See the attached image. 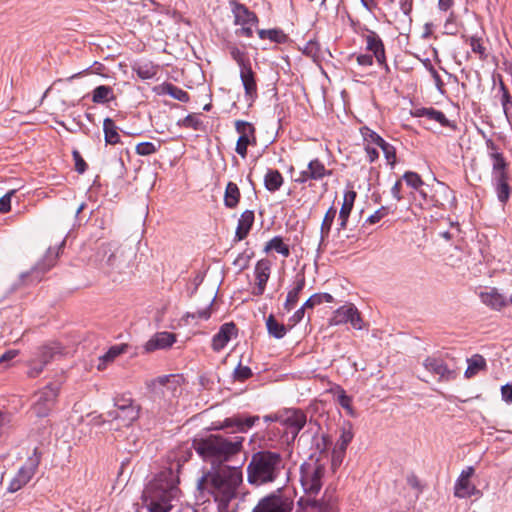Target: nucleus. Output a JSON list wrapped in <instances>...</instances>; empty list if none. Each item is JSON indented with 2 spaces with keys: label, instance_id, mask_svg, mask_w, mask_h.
<instances>
[{
  "label": "nucleus",
  "instance_id": "nucleus-1",
  "mask_svg": "<svg viewBox=\"0 0 512 512\" xmlns=\"http://www.w3.org/2000/svg\"><path fill=\"white\" fill-rule=\"evenodd\" d=\"M180 460L173 467L160 471L155 478L147 485L142 495V506L138 512H169L178 499L180 490L178 488Z\"/></svg>",
  "mask_w": 512,
  "mask_h": 512
},
{
  "label": "nucleus",
  "instance_id": "nucleus-2",
  "mask_svg": "<svg viewBox=\"0 0 512 512\" xmlns=\"http://www.w3.org/2000/svg\"><path fill=\"white\" fill-rule=\"evenodd\" d=\"M243 482L241 464L238 466L225 465L211 468L197 483L198 490L211 495L220 508H226L231 500L236 498L239 486Z\"/></svg>",
  "mask_w": 512,
  "mask_h": 512
},
{
  "label": "nucleus",
  "instance_id": "nucleus-3",
  "mask_svg": "<svg viewBox=\"0 0 512 512\" xmlns=\"http://www.w3.org/2000/svg\"><path fill=\"white\" fill-rule=\"evenodd\" d=\"M243 440L244 438L241 436L225 438L221 435L211 434L195 439L193 447L202 459L211 465V468H217L225 466V462L231 461L241 453Z\"/></svg>",
  "mask_w": 512,
  "mask_h": 512
},
{
  "label": "nucleus",
  "instance_id": "nucleus-4",
  "mask_svg": "<svg viewBox=\"0 0 512 512\" xmlns=\"http://www.w3.org/2000/svg\"><path fill=\"white\" fill-rule=\"evenodd\" d=\"M282 455L269 450L254 453L247 466V481L254 486L275 482L285 471Z\"/></svg>",
  "mask_w": 512,
  "mask_h": 512
},
{
  "label": "nucleus",
  "instance_id": "nucleus-5",
  "mask_svg": "<svg viewBox=\"0 0 512 512\" xmlns=\"http://www.w3.org/2000/svg\"><path fill=\"white\" fill-rule=\"evenodd\" d=\"M132 257L131 249L109 242L98 247L94 262L101 272L115 281L130 268Z\"/></svg>",
  "mask_w": 512,
  "mask_h": 512
},
{
  "label": "nucleus",
  "instance_id": "nucleus-6",
  "mask_svg": "<svg viewBox=\"0 0 512 512\" xmlns=\"http://www.w3.org/2000/svg\"><path fill=\"white\" fill-rule=\"evenodd\" d=\"M265 422H275L276 425L270 429L275 430L283 442L291 444L295 441L299 432L303 429L307 422L306 414L300 409L287 408L276 413L263 417Z\"/></svg>",
  "mask_w": 512,
  "mask_h": 512
},
{
  "label": "nucleus",
  "instance_id": "nucleus-7",
  "mask_svg": "<svg viewBox=\"0 0 512 512\" xmlns=\"http://www.w3.org/2000/svg\"><path fill=\"white\" fill-rule=\"evenodd\" d=\"M487 154L492 164L491 183L496 192L498 200L505 204L511 195V186L509 185L508 162L498 145L492 140L487 139Z\"/></svg>",
  "mask_w": 512,
  "mask_h": 512
},
{
  "label": "nucleus",
  "instance_id": "nucleus-8",
  "mask_svg": "<svg viewBox=\"0 0 512 512\" xmlns=\"http://www.w3.org/2000/svg\"><path fill=\"white\" fill-rule=\"evenodd\" d=\"M325 466L318 459L310 458L300 467V483L303 497H316L323 486Z\"/></svg>",
  "mask_w": 512,
  "mask_h": 512
},
{
  "label": "nucleus",
  "instance_id": "nucleus-9",
  "mask_svg": "<svg viewBox=\"0 0 512 512\" xmlns=\"http://www.w3.org/2000/svg\"><path fill=\"white\" fill-rule=\"evenodd\" d=\"M64 245L65 241L63 240L57 248H49L44 258L39 261L30 271L20 274V284L23 286H28L40 282L43 275L56 264L59 252L64 247Z\"/></svg>",
  "mask_w": 512,
  "mask_h": 512
},
{
  "label": "nucleus",
  "instance_id": "nucleus-10",
  "mask_svg": "<svg viewBox=\"0 0 512 512\" xmlns=\"http://www.w3.org/2000/svg\"><path fill=\"white\" fill-rule=\"evenodd\" d=\"M294 500L286 489L277 491L262 498L252 512H292Z\"/></svg>",
  "mask_w": 512,
  "mask_h": 512
},
{
  "label": "nucleus",
  "instance_id": "nucleus-11",
  "mask_svg": "<svg viewBox=\"0 0 512 512\" xmlns=\"http://www.w3.org/2000/svg\"><path fill=\"white\" fill-rule=\"evenodd\" d=\"M181 382L182 378L179 375H163L147 383V388L155 396L162 397L165 400L170 401L180 395Z\"/></svg>",
  "mask_w": 512,
  "mask_h": 512
},
{
  "label": "nucleus",
  "instance_id": "nucleus-12",
  "mask_svg": "<svg viewBox=\"0 0 512 512\" xmlns=\"http://www.w3.org/2000/svg\"><path fill=\"white\" fill-rule=\"evenodd\" d=\"M59 393L57 385L49 384L35 394V401L32 405V412L35 416L47 417L53 409Z\"/></svg>",
  "mask_w": 512,
  "mask_h": 512
},
{
  "label": "nucleus",
  "instance_id": "nucleus-13",
  "mask_svg": "<svg viewBox=\"0 0 512 512\" xmlns=\"http://www.w3.org/2000/svg\"><path fill=\"white\" fill-rule=\"evenodd\" d=\"M232 12L235 18V24L241 26L236 30V35L243 37H252L253 28L258 23L256 14L250 11L245 5L240 3H233Z\"/></svg>",
  "mask_w": 512,
  "mask_h": 512
},
{
  "label": "nucleus",
  "instance_id": "nucleus-14",
  "mask_svg": "<svg viewBox=\"0 0 512 512\" xmlns=\"http://www.w3.org/2000/svg\"><path fill=\"white\" fill-rule=\"evenodd\" d=\"M336 499L326 492L321 499L301 497L295 512H336Z\"/></svg>",
  "mask_w": 512,
  "mask_h": 512
},
{
  "label": "nucleus",
  "instance_id": "nucleus-15",
  "mask_svg": "<svg viewBox=\"0 0 512 512\" xmlns=\"http://www.w3.org/2000/svg\"><path fill=\"white\" fill-rule=\"evenodd\" d=\"M235 129L239 133L235 151L242 159H245L248 146L256 144V130L252 123L243 120L235 122Z\"/></svg>",
  "mask_w": 512,
  "mask_h": 512
},
{
  "label": "nucleus",
  "instance_id": "nucleus-16",
  "mask_svg": "<svg viewBox=\"0 0 512 512\" xmlns=\"http://www.w3.org/2000/svg\"><path fill=\"white\" fill-rule=\"evenodd\" d=\"M475 474L473 466H467L463 469L455 481L454 484V496L459 499L470 498L476 494H479V490L475 484L471 481V478Z\"/></svg>",
  "mask_w": 512,
  "mask_h": 512
},
{
  "label": "nucleus",
  "instance_id": "nucleus-17",
  "mask_svg": "<svg viewBox=\"0 0 512 512\" xmlns=\"http://www.w3.org/2000/svg\"><path fill=\"white\" fill-rule=\"evenodd\" d=\"M39 465V458H29L27 462L18 470L17 474L8 485V492L14 493L24 487L34 476Z\"/></svg>",
  "mask_w": 512,
  "mask_h": 512
},
{
  "label": "nucleus",
  "instance_id": "nucleus-18",
  "mask_svg": "<svg viewBox=\"0 0 512 512\" xmlns=\"http://www.w3.org/2000/svg\"><path fill=\"white\" fill-rule=\"evenodd\" d=\"M259 416L234 415L224 419L222 422L214 423L212 430L232 428L235 432H247L259 420Z\"/></svg>",
  "mask_w": 512,
  "mask_h": 512
},
{
  "label": "nucleus",
  "instance_id": "nucleus-19",
  "mask_svg": "<svg viewBox=\"0 0 512 512\" xmlns=\"http://www.w3.org/2000/svg\"><path fill=\"white\" fill-rule=\"evenodd\" d=\"M239 76L244 88L245 100L252 105L258 98L257 75L252 69V64L240 69Z\"/></svg>",
  "mask_w": 512,
  "mask_h": 512
},
{
  "label": "nucleus",
  "instance_id": "nucleus-20",
  "mask_svg": "<svg viewBox=\"0 0 512 512\" xmlns=\"http://www.w3.org/2000/svg\"><path fill=\"white\" fill-rule=\"evenodd\" d=\"M271 273V262L268 259L259 260L254 269L256 286L252 290V294L255 296H261L264 294L266 284L269 280Z\"/></svg>",
  "mask_w": 512,
  "mask_h": 512
},
{
  "label": "nucleus",
  "instance_id": "nucleus-21",
  "mask_svg": "<svg viewBox=\"0 0 512 512\" xmlns=\"http://www.w3.org/2000/svg\"><path fill=\"white\" fill-rule=\"evenodd\" d=\"M354 434L351 425L343 426L340 430L339 438L335 444L332 453V465L336 466L342 462L346 449L352 441Z\"/></svg>",
  "mask_w": 512,
  "mask_h": 512
},
{
  "label": "nucleus",
  "instance_id": "nucleus-22",
  "mask_svg": "<svg viewBox=\"0 0 512 512\" xmlns=\"http://www.w3.org/2000/svg\"><path fill=\"white\" fill-rule=\"evenodd\" d=\"M364 40L366 50L373 54L372 56L375 57L378 64H384L386 53L384 43L380 36L375 31H368V33L364 35Z\"/></svg>",
  "mask_w": 512,
  "mask_h": 512
},
{
  "label": "nucleus",
  "instance_id": "nucleus-23",
  "mask_svg": "<svg viewBox=\"0 0 512 512\" xmlns=\"http://www.w3.org/2000/svg\"><path fill=\"white\" fill-rule=\"evenodd\" d=\"M237 333L236 325L232 322L223 324L212 338V349L221 351Z\"/></svg>",
  "mask_w": 512,
  "mask_h": 512
},
{
  "label": "nucleus",
  "instance_id": "nucleus-24",
  "mask_svg": "<svg viewBox=\"0 0 512 512\" xmlns=\"http://www.w3.org/2000/svg\"><path fill=\"white\" fill-rule=\"evenodd\" d=\"M423 366L428 372L438 376L441 380H449L454 377L453 372L440 358L427 357L423 362Z\"/></svg>",
  "mask_w": 512,
  "mask_h": 512
},
{
  "label": "nucleus",
  "instance_id": "nucleus-25",
  "mask_svg": "<svg viewBox=\"0 0 512 512\" xmlns=\"http://www.w3.org/2000/svg\"><path fill=\"white\" fill-rule=\"evenodd\" d=\"M175 341V334L166 331L158 332L146 342L144 348L147 352H152L158 349L171 347Z\"/></svg>",
  "mask_w": 512,
  "mask_h": 512
},
{
  "label": "nucleus",
  "instance_id": "nucleus-26",
  "mask_svg": "<svg viewBox=\"0 0 512 512\" xmlns=\"http://www.w3.org/2000/svg\"><path fill=\"white\" fill-rule=\"evenodd\" d=\"M255 221V214L253 210H245L238 219L236 231H235V241H242L245 239Z\"/></svg>",
  "mask_w": 512,
  "mask_h": 512
},
{
  "label": "nucleus",
  "instance_id": "nucleus-27",
  "mask_svg": "<svg viewBox=\"0 0 512 512\" xmlns=\"http://www.w3.org/2000/svg\"><path fill=\"white\" fill-rule=\"evenodd\" d=\"M305 276L304 274L298 273L295 276L293 282V288L288 291L286 301L284 303V309L286 311H291L299 300V294L305 287Z\"/></svg>",
  "mask_w": 512,
  "mask_h": 512
},
{
  "label": "nucleus",
  "instance_id": "nucleus-28",
  "mask_svg": "<svg viewBox=\"0 0 512 512\" xmlns=\"http://www.w3.org/2000/svg\"><path fill=\"white\" fill-rule=\"evenodd\" d=\"M413 117H425L431 121L438 122L443 127H449L450 121L447 119L445 114L439 110H436L432 107L426 108H415L411 112Z\"/></svg>",
  "mask_w": 512,
  "mask_h": 512
},
{
  "label": "nucleus",
  "instance_id": "nucleus-29",
  "mask_svg": "<svg viewBox=\"0 0 512 512\" xmlns=\"http://www.w3.org/2000/svg\"><path fill=\"white\" fill-rule=\"evenodd\" d=\"M63 348L57 342H49L38 347L35 356L39 359L40 362L47 365L50 363L57 355L62 353Z\"/></svg>",
  "mask_w": 512,
  "mask_h": 512
},
{
  "label": "nucleus",
  "instance_id": "nucleus-30",
  "mask_svg": "<svg viewBox=\"0 0 512 512\" xmlns=\"http://www.w3.org/2000/svg\"><path fill=\"white\" fill-rule=\"evenodd\" d=\"M356 192L353 189L347 190L344 193L343 204L339 212V230L345 229L347 226L349 215L353 209L354 201L356 199Z\"/></svg>",
  "mask_w": 512,
  "mask_h": 512
},
{
  "label": "nucleus",
  "instance_id": "nucleus-31",
  "mask_svg": "<svg viewBox=\"0 0 512 512\" xmlns=\"http://www.w3.org/2000/svg\"><path fill=\"white\" fill-rule=\"evenodd\" d=\"M480 299L483 304L494 310H501L507 305L506 298L495 288L490 291L481 292Z\"/></svg>",
  "mask_w": 512,
  "mask_h": 512
},
{
  "label": "nucleus",
  "instance_id": "nucleus-32",
  "mask_svg": "<svg viewBox=\"0 0 512 512\" xmlns=\"http://www.w3.org/2000/svg\"><path fill=\"white\" fill-rule=\"evenodd\" d=\"M132 71L142 80L154 78L158 73V65L151 61H138L132 65Z\"/></svg>",
  "mask_w": 512,
  "mask_h": 512
},
{
  "label": "nucleus",
  "instance_id": "nucleus-33",
  "mask_svg": "<svg viewBox=\"0 0 512 512\" xmlns=\"http://www.w3.org/2000/svg\"><path fill=\"white\" fill-rule=\"evenodd\" d=\"M241 198V192L238 185L234 182H228L224 192V205L229 209L238 206Z\"/></svg>",
  "mask_w": 512,
  "mask_h": 512
},
{
  "label": "nucleus",
  "instance_id": "nucleus-34",
  "mask_svg": "<svg viewBox=\"0 0 512 512\" xmlns=\"http://www.w3.org/2000/svg\"><path fill=\"white\" fill-rule=\"evenodd\" d=\"M284 183L282 174L275 169H269L264 176V186L269 192L278 191Z\"/></svg>",
  "mask_w": 512,
  "mask_h": 512
},
{
  "label": "nucleus",
  "instance_id": "nucleus-35",
  "mask_svg": "<svg viewBox=\"0 0 512 512\" xmlns=\"http://www.w3.org/2000/svg\"><path fill=\"white\" fill-rule=\"evenodd\" d=\"M158 93L169 95L172 98L181 102L189 101V94L183 89L173 85L172 83H163L162 85H160L158 87Z\"/></svg>",
  "mask_w": 512,
  "mask_h": 512
},
{
  "label": "nucleus",
  "instance_id": "nucleus-36",
  "mask_svg": "<svg viewBox=\"0 0 512 512\" xmlns=\"http://www.w3.org/2000/svg\"><path fill=\"white\" fill-rule=\"evenodd\" d=\"M103 131L106 144L115 145L120 142L118 128L111 118L104 119Z\"/></svg>",
  "mask_w": 512,
  "mask_h": 512
},
{
  "label": "nucleus",
  "instance_id": "nucleus-37",
  "mask_svg": "<svg viewBox=\"0 0 512 512\" xmlns=\"http://www.w3.org/2000/svg\"><path fill=\"white\" fill-rule=\"evenodd\" d=\"M115 98L112 87L106 85L97 86L92 93V101L96 104H105Z\"/></svg>",
  "mask_w": 512,
  "mask_h": 512
},
{
  "label": "nucleus",
  "instance_id": "nucleus-38",
  "mask_svg": "<svg viewBox=\"0 0 512 512\" xmlns=\"http://www.w3.org/2000/svg\"><path fill=\"white\" fill-rule=\"evenodd\" d=\"M337 211L336 209L331 206L328 211L326 212L324 219L321 223L320 228V241H319V248L324 243L325 239L328 237L332 224L334 222V219L336 217Z\"/></svg>",
  "mask_w": 512,
  "mask_h": 512
},
{
  "label": "nucleus",
  "instance_id": "nucleus-39",
  "mask_svg": "<svg viewBox=\"0 0 512 512\" xmlns=\"http://www.w3.org/2000/svg\"><path fill=\"white\" fill-rule=\"evenodd\" d=\"M468 367L465 371V377L471 378L486 368V360L482 355L475 354L467 359Z\"/></svg>",
  "mask_w": 512,
  "mask_h": 512
},
{
  "label": "nucleus",
  "instance_id": "nucleus-40",
  "mask_svg": "<svg viewBox=\"0 0 512 512\" xmlns=\"http://www.w3.org/2000/svg\"><path fill=\"white\" fill-rule=\"evenodd\" d=\"M353 304H345L334 311L330 319L331 325L347 324L352 313Z\"/></svg>",
  "mask_w": 512,
  "mask_h": 512
},
{
  "label": "nucleus",
  "instance_id": "nucleus-41",
  "mask_svg": "<svg viewBox=\"0 0 512 512\" xmlns=\"http://www.w3.org/2000/svg\"><path fill=\"white\" fill-rule=\"evenodd\" d=\"M140 408H129L127 411L118 412V411H109L108 416L111 419H120L124 423V425H130L139 417Z\"/></svg>",
  "mask_w": 512,
  "mask_h": 512
},
{
  "label": "nucleus",
  "instance_id": "nucleus-42",
  "mask_svg": "<svg viewBox=\"0 0 512 512\" xmlns=\"http://www.w3.org/2000/svg\"><path fill=\"white\" fill-rule=\"evenodd\" d=\"M266 327L270 336L281 339L287 333V328L284 324L279 323L273 315H269L266 319Z\"/></svg>",
  "mask_w": 512,
  "mask_h": 512
},
{
  "label": "nucleus",
  "instance_id": "nucleus-43",
  "mask_svg": "<svg viewBox=\"0 0 512 512\" xmlns=\"http://www.w3.org/2000/svg\"><path fill=\"white\" fill-rule=\"evenodd\" d=\"M271 250H275L277 253L281 254L283 257H288L290 255V249L288 245L283 242L281 236L273 237L269 242L266 243L264 247V252L268 253Z\"/></svg>",
  "mask_w": 512,
  "mask_h": 512
},
{
  "label": "nucleus",
  "instance_id": "nucleus-44",
  "mask_svg": "<svg viewBox=\"0 0 512 512\" xmlns=\"http://www.w3.org/2000/svg\"><path fill=\"white\" fill-rule=\"evenodd\" d=\"M308 172L312 180H320L326 175L331 174V171L327 170L319 159H314L309 162Z\"/></svg>",
  "mask_w": 512,
  "mask_h": 512
},
{
  "label": "nucleus",
  "instance_id": "nucleus-45",
  "mask_svg": "<svg viewBox=\"0 0 512 512\" xmlns=\"http://www.w3.org/2000/svg\"><path fill=\"white\" fill-rule=\"evenodd\" d=\"M231 58L237 63L239 70L252 64L245 50L238 48L236 45L228 47Z\"/></svg>",
  "mask_w": 512,
  "mask_h": 512
},
{
  "label": "nucleus",
  "instance_id": "nucleus-46",
  "mask_svg": "<svg viewBox=\"0 0 512 512\" xmlns=\"http://www.w3.org/2000/svg\"><path fill=\"white\" fill-rule=\"evenodd\" d=\"M360 134L365 142V145L380 147L385 142V140L378 133L367 126L360 128Z\"/></svg>",
  "mask_w": 512,
  "mask_h": 512
},
{
  "label": "nucleus",
  "instance_id": "nucleus-47",
  "mask_svg": "<svg viewBox=\"0 0 512 512\" xmlns=\"http://www.w3.org/2000/svg\"><path fill=\"white\" fill-rule=\"evenodd\" d=\"M468 44L473 53L477 54L480 60H486L488 57L487 47L484 44V40L481 37L471 36L468 40Z\"/></svg>",
  "mask_w": 512,
  "mask_h": 512
},
{
  "label": "nucleus",
  "instance_id": "nucleus-48",
  "mask_svg": "<svg viewBox=\"0 0 512 512\" xmlns=\"http://www.w3.org/2000/svg\"><path fill=\"white\" fill-rule=\"evenodd\" d=\"M258 35L260 39H269L270 41L279 44L284 43L287 38L283 31L280 29H261L258 31Z\"/></svg>",
  "mask_w": 512,
  "mask_h": 512
},
{
  "label": "nucleus",
  "instance_id": "nucleus-49",
  "mask_svg": "<svg viewBox=\"0 0 512 512\" xmlns=\"http://www.w3.org/2000/svg\"><path fill=\"white\" fill-rule=\"evenodd\" d=\"M161 147V144L152 142H142L136 145L135 151L140 156H148L156 153Z\"/></svg>",
  "mask_w": 512,
  "mask_h": 512
},
{
  "label": "nucleus",
  "instance_id": "nucleus-50",
  "mask_svg": "<svg viewBox=\"0 0 512 512\" xmlns=\"http://www.w3.org/2000/svg\"><path fill=\"white\" fill-rule=\"evenodd\" d=\"M28 366L29 369L27 371V376L30 378H36L43 372L46 365L34 356V358L28 362Z\"/></svg>",
  "mask_w": 512,
  "mask_h": 512
},
{
  "label": "nucleus",
  "instance_id": "nucleus-51",
  "mask_svg": "<svg viewBox=\"0 0 512 512\" xmlns=\"http://www.w3.org/2000/svg\"><path fill=\"white\" fill-rule=\"evenodd\" d=\"M337 402L343 409L352 414V398L339 386L337 387Z\"/></svg>",
  "mask_w": 512,
  "mask_h": 512
},
{
  "label": "nucleus",
  "instance_id": "nucleus-52",
  "mask_svg": "<svg viewBox=\"0 0 512 512\" xmlns=\"http://www.w3.org/2000/svg\"><path fill=\"white\" fill-rule=\"evenodd\" d=\"M114 406H115V409H113L112 411H118V412H123V411H127L129 408H138L139 406L134 404L133 400L131 398H126V397H116L114 399Z\"/></svg>",
  "mask_w": 512,
  "mask_h": 512
},
{
  "label": "nucleus",
  "instance_id": "nucleus-53",
  "mask_svg": "<svg viewBox=\"0 0 512 512\" xmlns=\"http://www.w3.org/2000/svg\"><path fill=\"white\" fill-rule=\"evenodd\" d=\"M182 125L186 128H191L196 131L203 130V128H204L203 122L200 119V117L197 115H194V114L187 115L183 119Z\"/></svg>",
  "mask_w": 512,
  "mask_h": 512
},
{
  "label": "nucleus",
  "instance_id": "nucleus-54",
  "mask_svg": "<svg viewBox=\"0 0 512 512\" xmlns=\"http://www.w3.org/2000/svg\"><path fill=\"white\" fill-rule=\"evenodd\" d=\"M379 148L383 151L387 163L393 168L396 163V149L388 142H384Z\"/></svg>",
  "mask_w": 512,
  "mask_h": 512
},
{
  "label": "nucleus",
  "instance_id": "nucleus-55",
  "mask_svg": "<svg viewBox=\"0 0 512 512\" xmlns=\"http://www.w3.org/2000/svg\"><path fill=\"white\" fill-rule=\"evenodd\" d=\"M403 179L405 180L408 186L412 187L415 190H419L424 185L423 180L416 172H406L403 175Z\"/></svg>",
  "mask_w": 512,
  "mask_h": 512
},
{
  "label": "nucleus",
  "instance_id": "nucleus-56",
  "mask_svg": "<svg viewBox=\"0 0 512 512\" xmlns=\"http://www.w3.org/2000/svg\"><path fill=\"white\" fill-rule=\"evenodd\" d=\"M121 350L117 347L110 348L104 355L99 357L98 369H104L107 362L113 361L119 354Z\"/></svg>",
  "mask_w": 512,
  "mask_h": 512
},
{
  "label": "nucleus",
  "instance_id": "nucleus-57",
  "mask_svg": "<svg viewBox=\"0 0 512 512\" xmlns=\"http://www.w3.org/2000/svg\"><path fill=\"white\" fill-rule=\"evenodd\" d=\"M252 376V370L248 366L239 364L234 370V378L237 381L243 382Z\"/></svg>",
  "mask_w": 512,
  "mask_h": 512
},
{
  "label": "nucleus",
  "instance_id": "nucleus-58",
  "mask_svg": "<svg viewBox=\"0 0 512 512\" xmlns=\"http://www.w3.org/2000/svg\"><path fill=\"white\" fill-rule=\"evenodd\" d=\"M303 53L313 59L318 58L320 54V46L318 42L313 40L308 41L303 48Z\"/></svg>",
  "mask_w": 512,
  "mask_h": 512
},
{
  "label": "nucleus",
  "instance_id": "nucleus-59",
  "mask_svg": "<svg viewBox=\"0 0 512 512\" xmlns=\"http://www.w3.org/2000/svg\"><path fill=\"white\" fill-rule=\"evenodd\" d=\"M212 302L210 305L204 309L198 310L196 312H188L185 315V320L188 321L189 318L195 319L198 318L200 320H208L211 317V307Z\"/></svg>",
  "mask_w": 512,
  "mask_h": 512
},
{
  "label": "nucleus",
  "instance_id": "nucleus-60",
  "mask_svg": "<svg viewBox=\"0 0 512 512\" xmlns=\"http://www.w3.org/2000/svg\"><path fill=\"white\" fill-rule=\"evenodd\" d=\"M348 323H350L354 329L361 330L363 328V319L355 305L353 306Z\"/></svg>",
  "mask_w": 512,
  "mask_h": 512
},
{
  "label": "nucleus",
  "instance_id": "nucleus-61",
  "mask_svg": "<svg viewBox=\"0 0 512 512\" xmlns=\"http://www.w3.org/2000/svg\"><path fill=\"white\" fill-rule=\"evenodd\" d=\"M348 323H350L354 329L361 330L363 328V319L355 305L353 306Z\"/></svg>",
  "mask_w": 512,
  "mask_h": 512
},
{
  "label": "nucleus",
  "instance_id": "nucleus-62",
  "mask_svg": "<svg viewBox=\"0 0 512 512\" xmlns=\"http://www.w3.org/2000/svg\"><path fill=\"white\" fill-rule=\"evenodd\" d=\"M251 256H252V253L249 254L247 252L239 254L233 262L234 266L239 268V270L246 269L249 266Z\"/></svg>",
  "mask_w": 512,
  "mask_h": 512
},
{
  "label": "nucleus",
  "instance_id": "nucleus-63",
  "mask_svg": "<svg viewBox=\"0 0 512 512\" xmlns=\"http://www.w3.org/2000/svg\"><path fill=\"white\" fill-rule=\"evenodd\" d=\"M15 190H10L0 198V213H7L11 210V199Z\"/></svg>",
  "mask_w": 512,
  "mask_h": 512
},
{
  "label": "nucleus",
  "instance_id": "nucleus-64",
  "mask_svg": "<svg viewBox=\"0 0 512 512\" xmlns=\"http://www.w3.org/2000/svg\"><path fill=\"white\" fill-rule=\"evenodd\" d=\"M72 156H73V160L75 162V170L79 174H83L87 169V164L84 161V159L82 158L80 152L78 150H74L72 152Z\"/></svg>",
  "mask_w": 512,
  "mask_h": 512
}]
</instances>
